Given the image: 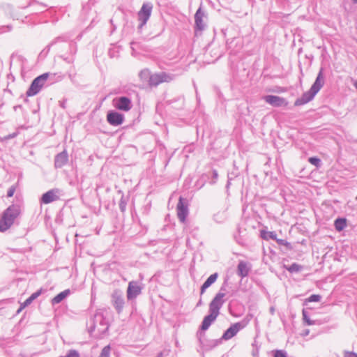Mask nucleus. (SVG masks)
I'll use <instances>...</instances> for the list:
<instances>
[{"instance_id": "2", "label": "nucleus", "mask_w": 357, "mask_h": 357, "mask_svg": "<svg viewBox=\"0 0 357 357\" xmlns=\"http://www.w3.org/2000/svg\"><path fill=\"white\" fill-rule=\"evenodd\" d=\"M22 203L18 202L11 204L2 213L0 219V231L8 229L14 223L15 219L20 215Z\"/></svg>"}, {"instance_id": "55", "label": "nucleus", "mask_w": 357, "mask_h": 357, "mask_svg": "<svg viewBox=\"0 0 357 357\" xmlns=\"http://www.w3.org/2000/svg\"><path fill=\"white\" fill-rule=\"evenodd\" d=\"M7 28H8V31L11 30V27L10 26H7Z\"/></svg>"}, {"instance_id": "4", "label": "nucleus", "mask_w": 357, "mask_h": 357, "mask_svg": "<svg viewBox=\"0 0 357 357\" xmlns=\"http://www.w3.org/2000/svg\"><path fill=\"white\" fill-rule=\"evenodd\" d=\"M323 85H324V77H323L322 70H321L319 72L317 77L314 82L310 87V89L307 91L305 92L302 95L301 97H300L296 100V101L294 102V105L295 106L303 105L309 102L312 100H313L315 95L320 91V89H321Z\"/></svg>"}, {"instance_id": "23", "label": "nucleus", "mask_w": 357, "mask_h": 357, "mask_svg": "<svg viewBox=\"0 0 357 357\" xmlns=\"http://www.w3.org/2000/svg\"><path fill=\"white\" fill-rule=\"evenodd\" d=\"M260 236L263 239H265V240H268V239L275 240V239H276L277 234L275 231H267L261 230Z\"/></svg>"}, {"instance_id": "54", "label": "nucleus", "mask_w": 357, "mask_h": 357, "mask_svg": "<svg viewBox=\"0 0 357 357\" xmlns=\"http://www.w3.org/2000/svg\"><path fill=\"white\" fill-rule=\"evenodd\" d=\"M6 91H7V92H8V93H11V91H10V89H6Z\"/></svg>"}, {"instance_id": "45", "label": "nucleus", "mask_w": 357, "mask_h": 357, "mask_svg": "<svg viewBox=\"0 0 357 357\" xmlns=\"http://www.w3.org/2000/svg\"><path fill=\"white\" fill-rule=\"evenodd\" d=\"M232 179V178L228 175V181H227V188H229V185L231 184V180Z\"/></svg>"}, {"instance_id": "58", "label": "nucleus", "mask_w": 357, "mask_h": 357, "mask_svg": "<svg viewBox=\"0 0 357 357\" xmlns=\"http://www.w3.org/2000/svg\"><path fill=\"white\" fill-rule=\"evenodd\" d=\"M354 3H357V0H353Z\"/></svg>"}, {"instance_id": "13", "label": "nucleus", "mask_w": 357, "mask_h": 357, "mask_svg": "<svg viewBox=\"0 0 357 357\" xmlns=\"http://www.w3.org/2000/svg\"><path fill=\"white\" fill-rule=\"evenodd\" d=\"M142 292V287L137 281H131L128 283L127 289V298L132 300L135 298Z\"/></svg>"}, {"instance_id": "34", "label": "nucleus", "mask_w": 357, "mask_h": 357, "mask_svg": "<svg viewBox=\"0 0 357 357\" xmlns=\"http://www.w3.org/2000/svg\"><path fill=\"white\" fill-rule=\"evenodd\" d=\"M33 302V300L30 298V296L25 300V301L21 305L20 308L18 312L21 310L22 308L29 305Z\"/></svg>"}, {"instance_id": "35", "label": "nucleus", "mask_w": 357, "mask_h": 357, "mask_svg": "<svg viewBox=\"0 0 357 357\" xmlns=\"http://www.w3.org/2000/svg\"><path fill=\"white\" fill-rule=\"evenodd\" d=\"M15 190H16V187L15 185H11L9 189L8 190V192H7V197H11L13 196L15 192Z\"/></svg>"}, {"instance_id": "1", "label": "nucleus", "mask_w": 357, "mask_h": 357, "mask_svg": "<svg viewBox=\"0 0 357 357\" xmlns=\"http://www.w3.org/2000/svg\"><path fill=\"white\" fill-rule=\"evenodd\" d=\"M224 297L225 294L218 293L211 301L209 303V314L204 317L200 326L202 331H205L208 330L211 325L216 320L220 314V310L225 303Z\"/></svg>"}, {"instance_id": "50", "label": "nucleus", "mask_w": 357, "mask_h": 357, "mask_svg": "<svg viewBox=\"0 0 357 357\" xmlns=\"http://www.w3.org/2000/svg\"><path fill=\"white\" fill-rule=\"evenodd\" d=\"M143 74H149V72L148 70H143L141 72V75H143Z\"/></svg>"}, {"instance_id": "20", "label": "nucleus", "mask_w": 357, "mask_h": 357, "mask_svg": "<svg viewBox=\"0 0 357 357\" xmlns=\"http://www.w3.org/2000/svg\"><path fill=\"white\" fill-rule=\"evenodd\" d=\"M70 294V289H66L59 294H58L56 296H55L51 301V303L54 305L59 304L61 303L66 298H67Z\"/></svg>"}, {"instance_id": "56", "label": "nucleus", "mask_w": 357, "mask_h": 357, "mask_svg": "<svg viewBox=\"0 0 357 357\" xmlns=\"http://www.w3.org/2000/svg\"><path fill=\"white\" fill-rule=\"evenodd\" d=\"M355 87L357 89V82L355 83Z\"/></svg>"}, {"instance_id": "51", "label": "nucleus", "mask_w": 357, "mask_h": 357, "mask_svg": "<svg viewBox=\"0 0 357 357\" xmlns=\"http://www.w3.org/2000/svg\"><path fill=\"white\" fill-rule=\"evenodd\" d=\"M21 107L20 105L15 106L14 109H15V110H16V109H18V107Z\"/></svg>"}, {"instance_id": "3", "label": "nucleus", "mask_w": 357, "mask_h": 357, "mask_svg": "<svg viewBox=\"0 0 357 357\" xmlns=\"http://www.w3.org/2000/svg\"><path fill=\"white\" fill-rule=\"evenodd\" d=\"M87 324L91 334L97 331L99 335H105L109 326L108 318L100 310L95 313Z\"/></svg>"}, {"instance_id": "32", "label": "nucleus", "mask_w": 357, "mask_h": 357, "mask_svg": "<svg viewBox=\"0 0 357 357\" xmlns=\"http://www.w3.org/2000/svg\"><path fill=\"white\" fill-rule=\"evenodd\" d=\"M274 357H287V352L283 350H275Z\"/></svg>"}, {"instance_id": "39", "label": "nucleus", "mask_w": 357, "mask_h": 357, "mask_svg": "<svg viewBox=\"0 0 357 357\" xmlns=\"http://www.w3.org/2000/svg\"><path fill=\"white\" fill-rule=\"evenodd\" d=\"M212 177H213V180L212 181H211V183L214 184L216 182V180L218 179V174L217 170H215V169L213 170Z\"/></svg>"}, {"instance_id": "47", "label": "nucleus", "mask_w": 357, "mask_h": 357, "mask_svg": "<svg viewBox=\"0 0 357 357\" xmlns=\"http://www.w3.org/2000/svg\"><path fill=\"white\" fill-rule=\"evenodd\" d=\"M65 103H66V101L63 100L62 102H60V106L62 107V108H65L66 107V105H65Z\"/></svg>"}, {"instance_id": "24", "label": "nucleus", "mask_w": 357, "mask_h": 357, "mask_svg": "<svg viewBox=\"0 0 357 357\" xmlns=\"http://www.w3.org/2000/svg\"><path fill=\"white\" fill-rule=\"evenodd\" d=\"M302 314L303 319L307 325L311 326L316 324V321H312L310 319V317H308V313L305 310H303Z\"/></svg>"}, {"instance_id": "52", "label": "nucleus", "mask_w": 357, "mask_h": 357, "mask_svg": "<svg viewBox=\"0 0 357 357\" xmlns=\"http://www.w3.org/2000/svg\"><path fill=\"white\" fill-rule=\"evenodd\" d=\"M21 107L20 105L15 106L14 109H15V110H16V109H18V107Z\"/></svg>"}, {"instance_id": "14", "label": "nucleus", "mask_w": 357, "mask_h": 357, "mask_svg": "<svg viewBox=\"0 0 357 357\" xmlns=\"http://www.w3.org/2000/svg\"><path fill=\"white\" fill-rule=\"evenodd\" d=\"M264 100L273 107H286L288 105L285 98L278 96L267 95L264 97Z\"/></svg>"}, {"instance_id": "53", "label": "nucleus", "mask_w": 357, "mask_h": 357, "mask_svg": "<svg viewBox=\"0 0 357 357\" xmlns=\"http://www.w3.org/2000/svg\"><path fill=\"white\" fill-rule=\"evenodd\" d=\"M109 54L110 55V57H113L114 56L112 54L111 50H109Z\"/></svg>"}, {"instance_id": "12", "label": "nucleus", "mask_w": 357, "mask_h": 357, "mask_svg": "<svg viewBox=\"0 0 357 357\" xmlns=\"http://www.w3.org/2000/svg\"><path fill=\"white\" fill-rule=\"evenodd\" d=\"M60 190L54 188L43 194L40 197V202L45 204H50L59 199Z\"/></svg>"}, {"instance_id": "18", "label": "nucleus", "mask_w": 357, "mask_h": 357, "mask_svg": "<svg viewBox=\"0 0 357 357\" xmlns=\"http://www.w3.org/2000/svg\"><path fill=\"white\" fill-rule=\"evenodd\" d=\"M250 268L248 266V263L244 261H241L237 266L238 275L243 278L248 275Z\"/></svg>"}, {"instance_id": "7", "label": "nucleus", "mask_w": 357, "mask_h": 357, "mask_svg": "<svg viewBox=\"0 0 357 357\" xmlns=\"http://www.w3.org/2000/svg\"><path fill=\"white\" fill-rule=\"evenodd\" d=\"M174 79V75L166 72H160L150 75L149 84L151 86H157L162 82H169Z\"/></svg>"}, {"instance_id": "44", "label": "nucleus", "mask_w": 357, "mask_h": 357, "mask_svg": "<svg viewBox=\"0 0 357 357\" xmlns=\"http://www.w3.org/2000/svg\"><path fill=\"white\" fill-rule=\"evenodd\" d=\"M7 78L8 79L11 80L12 82H14L15 80V77L11 73L7 75Z\"/></svg>"}, {"instance_id": "6", "label": "nucleus", "mask_w": 357, "mask_h": 357, "mask_svg": "<svg viewBox=\"0 0 357 357\" xmlns=\"http://www.w3.org/2000/svg\"><path fill=\"white\" fill-rule=\"evenodd\" d=\"M153 10V4L151 2H144L139 11L138 12L137 17L140 24L138 29H141L147 23L149 20Z\"/></svg>"}, {"instance_id": "5", "label": "nucleus", "mask_w": 357, "mask_h": 357, "mask_svg": "<svg viewBox=\"0 0 357 357\" xmlns=\"http://www.w3.org/2000/svg\"><path fill=\"white\" fill-rule=\"evenodd\" d=\"M50 73H45L38 77H36L31 82L30 86L26 92V95L28 97L33 96L38 94L43 86L45 85L46 81L47 80Z\"/></svg>"}, {"instance_id": "8", "label": "nucleus", "mask_w": 357, "mask_h": 357, "mask_svg": "<svg viewBox=\"0 0 357 357\" xmlns=\"http://www.w3.org/2000/svg\"><path fill=\"white\" fill-rule=\"evenodd\" d=\"M112 105L117 109L128 112L132 107V101L127 96L116 97L112 100Z\"/></svg>"}, {"instance_id": "48", "label": "nucleus", "mask_w": 357, "mask_h": 357, "mask_svg": "<svg viewBox=\"0 0 357 357\" xmlns=\"http://www.w3.org/2000/svg\"><path fill=\"white\" fill-rule=\"evenodd\" d=\"M202 305V301L200 298L198 303H197V307L201 306Z\"/></svg>"}, {"instance_id": "38", "label": "nucleus", "mask_w": 357, "mask_h": 357, "mask_svg": "<svg viewBox=\"0 0 357 357\" xmlns=\"http://www.w3.org/2000/svg\"><path fill=\"white\" fill-rule=\"evenodd\" d=\"M63 59L68 63H73L75 61V56H62Z\"/></svg>"}, {"instance_id": "46", "label": "nucleus", "mask_w": 357, "mask_h": 357, "mask_svg": "<svg viewBox=\"0 0 357 357\" xmlns=\"http://www.w3.org/2000/svg\"><path fill=\"white\" fill-rule=\"evenodd\" d=\"M309 333H310L309 329H306V330H305V331H303V336H307V335L309 334Z\"/></svg>"}, {"instance_id": "29", "label": "nucleus", "mask_w": 357, "mask_h": 357, "mask_svg": "<svg viewBox=\"0 0 357 357\" xmlns=\"http://www.w3.org/2000/svg\"><path fill=\"white\" fill-rule=\"evenodd\" d=\"M221 338L220 340H211L208 341V344L206 345L209 349H212L218 346L221 342Z\"/></svg>"}, {"instance_id": "25", "label": "nucleus", "mask_w": 357, "mask_h": 357, "mask_svg": "<svg viewBox=\"0 0 357 357\" xmlns=\"http://www.w3.org/2000/svg\"><path fill=\"white\" fill-rule=\"evenodd\" d=\"M111 347L107 345L102 348L98 357H110Z\"/></svg>"}, {"instance_id": "33", "label": "nucleus", "mask_w": 357, "mask_h": 357, "mask_svg": "<svg viewBox=\"0 0 357 357\" xmlns=\"http://www.w3.org/2000/svg\"><path fill=\"white\" fill-rule=\"evenodd\" d=\"M34 3H38L39 6H40L43 8H45L47 7V5L43 3H38L36 0H30L29 3L27 6H24V8H27L29 6H32Z\"/></svg>"}, {"instance_id": "17", "label": "nucleus", "mask_w": 357, "mask_h": 357, "mask_svg": "<svg viewBox=\"0 0 357 357\" xmlns=\"http://www.w3.org/2000/svg\"><path fill=\"white\" fill-rule=\"evenodd\" d=\"M112 303L118 313H121L124 306L123 297L117 294L114 293L112 294Z\"/></svg>"}, {"instance_id": "37", "label": "nucleus", "mask_w": 357, "mask_h": 357, "mask_svg": "<svg viewBox=\"0 0 357 357\" xmlns=\"http://www.w3.org/2000/svg\"><path fill=\"white\" fill-rule=\"evenodd\" d=\"M42 293V289L36 291V292L33 293L31 296H30V298L33 300V301L36 299Z\"/></svg>"}, {"instance_id": "26", "label": "nucleus", "mask_w": 357, "mask_h": 357, "mask_svg": "<svg viewBox=\"0 0 357 357\" xmlns=\"http://www.w3.org/2000/svg\"><path fill=\"white\" fill-rule=\"evenodd\" d=\"M321 296L318 294H312L305 301V304L307 302H319L320 301Z\"/></svg>"}, {"instance_id": "19", "label": "nucleus", "mask_w": 357, "mask_h": 357, "mask_svg": "<svg viewBox=\"0 0 357 357\" xmlns=\"http://www.w3.org/2000/svg\"><path fill=\"white\" fill-rule=\"evenodd\" d=\"M218 277V273H215L213 274H211L206 280L204 282V284L202 285L200 289V294L202 295L206 289H208L210 286H211L217 280Z\"/></svg>"}, {"instance_id": "11", "label": "nucleus", "mask_w": 357, "mask_h": 357, "mask_svg": "<svg viewBox=\"0 0 357 357\" xmlns=\"http://www.w3.org/2000/svg\"><path fill=\"white\" fill-rule=\"evenodd\" d=\"M124 119V114L115 110H109L107 114V121L112 126L121 125Z\"/></svg>"}, {"instance_id": "41", "label": "nucleus", "mask_w": 357, "mask_h": 357, "mask_svg": "<svg viewBox=\"0 0 357 357\" xmlns=\"http://www.w3.org/2000/svg\"><path fill=\"white\" fill-rule=\"evenodd\" d=\"M18 135V132H13L12 134H9L8 135H7L6 137H5V138L6 139H13V138H15V137H17V135Z\"/></svg>"}, {"instance_id": "43", "label": "nucleus", "mask_w": 357, "mask_h": 357, "mask_svg": "<svg viewBox=\"0 0 357 357\" xmlns=\"http://www.w3.org/2000/svg\"><path fill=\"white\" fill-rule=\"evenodd\" d=\"M252 356L254 357H257L258 356V354H259V351H258V349L257 348L256 349H254L252 351Z\"/></svg>"}, {"instance_id": "49", "label": "nucleus", "mask_w": 357, "mask_h": 357, "mask_svg": "<svg viewBox=\"0 0 357 357\" xmlns=\"http://www.w3.org/2000/svg\"><path fill=\"white\" fill-rule=\"evenodd\" d=\"M156 357H163V353L162 352L158 353Z\"/></svg>"}, {"instance_id": "30", "label": "nucleus", "mask_w": 357, "mask_h": 357, "mask_svg": "<svg viewBox=\"0 0 357 357\" xmlns=\"http://www.w3.org/2000/svg\"><path fill=\"white\" fill-rule=\"evenodd\" d=\"M69 49H70V53L71 56H75V55L77 52V50L76 43H70L69 44Z\"/></svg>"}, {"instance_id": "10", "label": "nucleus", "mask_w": 357, "mask_h": 357, "mask_svg": "<svg viewBox=\"0 0 357 357\" xmlns=\"http://www.w3.org/2000/svg\"><path fill=\"white\" fill-rule=\"evenodd\" d=\"M246 323L239 321L231 324L223 333L221 340H229L234 337L241 330L244 328Z\"/></svg>"}, {"instance_id": "21", "label": "nucleus", "mask_w": 357, "mask_h": 357, "mask_svg": "<svg viewBox=\"0 0 357 357\" xmlns=\"http://www.w3.org/2000/svg\"><path fill=\"white\" fill-rule=\"evenodd\" d=\"M335 228L337 231H342L347 226V220L344 218H338L334 222Z\"/></svg>"}, {"instance_id": "42", "label": "nucleus", "mask_w": 357, "mask_h": 357, "mask_svg": "<svg viewBox=\"0 0 357 357\" xmlns=\"http://www.w3.org/2000/svg\"><path fill=\"white\" fill-rule=\"evenodd\" d=\"M225 283H226V282H225V283L223 284V285L220 287V291H219L218 293H223V294H225V291H226V289H225Z\"/></svg>"}, {"instance_id": "28", "label": "nucleus", "mask_w": 357, "mask_h": 357, "mask_svg": "<svg viewBox=\"0 0 357 357\" xmlns=\"http://www.w3.org/2000/svg\"><path fill=\"white\" fill-rule=\"evenodd\" d=\"M287 270L290 273L298 272L301 271V266L297 264L296 263H293L287 268Z\"/></svg>"}, {"instance_id": "40", "label": "nucleus", "mask_w": 357, "mask_h": 357, "mask_svg": "<svg viewBox=\"0 0 357 357\" xmlns=\"http://www.w3.org/2000/svg\"><path fill=\"white\" fill-rule=\"evenodd\" d=\"M344 357H357V354L351 351H346L344 353Z\"/></svg>"}, {"instance_id": "22", "label": "nucleus", "mask_w": 357, "mask_h": 357, "mask_svg": "<svg viewBox=\"0 0 357 357\" xmlns=\"http://www.w3.org/2000/svg\"><path fill=\"white\" fill-rule=\"evenodd\" d=\"M70 38V36L68 35V34H64V35H62V36H58L56 38H55L47 46V51L50 50V47L52 46L53 45L57 43H60V42H66L69 40Z\"/></svg>"}, {"instance_id": "15", "label": "nucleus", "mask_w": 357, "mask_h": 357, "mask_svg": "<svg viewBox=\"0 0 357 357\" xmlns=\"http://www.w3.org/2000/svg\"><path fill=\"white\" fill-rule=\"evenodd\" d=\"M206 17L205 13L203 11L202 7H199L195 15V30L203 31L206 27V23L204 22V18Z\"/></svg>"}, {"instance_id": "57", "label": "nucleus", "mask_w": 357, "mask_h": 357, "mask_svg": "<svg viewBox=\"0 0 357 357\" xmlns=\"http://www.w3.org/2000/svg\"><path fill=\"white\" fill-rule=\"evenodd\" d=\"M37 10L40 12V13H43V10H40V9H38Z\"/></svg>"}, {"instance_id": "36", "label": "nucleus", "mask_w": 357, "mask_h": 357, "mask_svg": "<svg viewBox=\"0 0 357 357\" xmlns=\"http://www.w3.org/2000/svg\"><path fill=\"white\" fill-rule=\"evenodd\" d=\"M275 241H276V242L280 245H284L287 247H289L290 245V243L284 239H278L276 238Z\"/></svg>"}, {"instance_id": "9", "label": "nucleus", "mask_w": 357, "mask_h": 357, "mask_svg": "<svg viewBox=\"0 0 357 357\" xmlns=\"http://www.w3.org/2000/svg\"><path fill=\"white\" fill-rule=\"evenodd\" d=\"M177 215L179 220L184 223L188 215V200L182 197H179L178 202L176 206Z\"/></svg>"}, {"instance_id": "16", "label": "nucleus", "mask_w": 357, "mask_h": 357, "mask_svg": "<svg viewBox=\"0 0 357 357\" xmlns=\"http://www.w3.org/2000/svg\"><path fill=\"white\" fill-rule=\"evenodd\" d=\"M68 162V154L66 150L56 154L54 158V167L56 169L62 168Z\"/></svg>"}, {"instance_id": "27", "label": "nucleus", "mask_w": 357, "mask_h": 357, "mask_svg": "<svg viewBox=\"0 0 357 357\" xmlns=\"http://www.w3.org/2000/svg\"><path fill=\"white\" fill-rule=\"evenodd\" d=\"M127 201L123 195L119 202V209L121 212H125L126 209Z\"/></svg>"}, {"instance_id": "31", "label": "nucleus", "mask_w": 357, "mask_h": 357, "mask_svg": "<svg viewBox=\"0 0 357 357\" xmlns=\"http://www.w3.org/2000/svg\"><path fill=\"white\" fill-rule=\"evenodd\" d=\"M309 162L317 167L319 166L321 163V160L317 157H311L309 158Z\"/></svg>"}]
</instances>
